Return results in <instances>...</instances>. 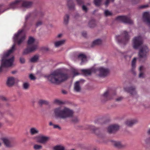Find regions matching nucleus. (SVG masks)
Instances as JSON below:
<instances>
[{
	"label": "nucleus",
	"mask_w": 150,
	"mask_h": 150,
	"mask_svg": "<svg viewBox=\"0 0 150 150\" xmlns=\"http://www.w3.org/2000/svg\"><path fill=\"white\" fill-rule=\"evenodd\" d=\"M132 43L133 47L134 49H138L140 47L139 52V60L141 61L142 59L145 60L147 57L149 50L146 46H142L143 43L142 37L140 36L135 37L133 39Z\"/></svg>",
	"instance_id": "1"
},
{
	"label": "nucleus",
	"mask_w": 150,
	"mask_h": 150,
	"mask_svg": "<svg viewBox=\"0 0 150 150\" xmlns=\"http://www.w3.org/2000/svg\"><path fill=\"white\" fill-rule=\"evenodd\" d=\"M72 71L74 76L79 75L80 74L79 72L80 71L82 74L86 76L90 75L92 73H96L97 71H98L99 72L98 76L102 77L106 76L109 73V70L108 69L103 67H100L98 69L92 68L89 69H82L80 70L74 68L72 69Z\"/></svg>",
	"instance_id": "2"
},
{
	"label": "nucleus",
	"mask_w": 150,
	"mask_h": 150,
	"mask_svg": "<svg viewBox=\"0 0 150 150\" xmlns=\"http://www.w3.org/2000/svg\"><path fill=\"white\" fill-rule=\"evenodd\" d=\"M46 77L51 83L59 84L66 81L69 76L67 74L57 70L52 72L49 75L47 76Z\"/></svg>",
	"instance_id": "3"
},
{
	"label": "nucleus",
	"mask_w": 150,
	"mask_h": 150,
	"mask_svg": "<svg viewBox=\"0 0 150 150\" xmlns=\"http://www.w3.org/2000/svg\"><path fill=\"white\" fill-rule=\"evenodd\" d=\"M15 50V45L14 44L10 49L4 53L2 56L0 72L2 71L4 67H9L13 65L14 57L13 56L10 57V55Z\"/></svg>",
	"instance_id": "4"
},
{
	"label": "nucleus",
	"mask_w": 150,
	"mask_h": 150,
	"mask_svg": "<svg viewBox=\"0 0 150 150\" xmlns=\"http://www.w3.org/2000/svg\"><path fill=\"white\" fill-rule=\"evenodd\" d=\"M54 112L56 117L63 119L72 117L73 115L72 110L64 106L55 108L54 110Z\"/></svg>",
	"instance_id": "5"
},
{
	"label": "nucleus",
	"mask_w": 150,
	"mask_h": 150,
	"mask_svg": "<svg viewBox=\"0 0 150 150\" xmlns=\"http://www.w3.org/2000/svg\"><path fill=\"white\" fill-rule=\"evenodd\" d=\"M29 28L27 27L26 23H25L22 28L18 30L17 33L15 34L13 37L15 43H17L18 45L22 43L25 39V31L26 29Z\"/></svg>",
	"instance_id": "6"
},
{
	"label": "nucleus",
	"mask_w": 150,
	"mask_h": 150,
	"mask_svg": "<svg viewBox=\"0 0 150 150\" xmlns=\"http://www.w3.org/2000/svg\"><path fill=\"white\" fill-rule=\"evenodd\" d=\"M130 36L128 33L126 31H123L120 35L116 36V40L119 44H126L130 40Z\"/></svg>",
	"instance_id": "7"
},
{
	"label": "nucleus",
	"mask_w": 150,
	"mask_h": 150,
	"mask_svg": "<svg viewBox=\"0 0 150 150\" xmlns=\"http://www.w3.org/2000/svg\"><path fill=\"white\" fill-rule=\"evenodd\" d=\"M35 41L34 39L32 37H29L28 41V47L27 48L24 50L23 53L24 54H27L29 53L34 51L37 48V46L34 44Z\"/></svg>",
	"instance_id": "8"
},
{
	"label": "nucleus",
	"mask_w": 150,
	"mask_h": 150,
	"mask_svg": "<svg viewBox=\"0 0 150 150\" xmlns=\"http://www.w3.org/2000/svg\"><path fill=\"white\" fill-rule=\"evenodd\" d=\"M116 20L118 21L129 24H132L133 22L129 17L126 16H118L116 18Z\"/></svg>",
	"instance_id": "9"
},
{
	"label": "nucleus",
	"mask_w": 150,
	"mask_h": 150,
	"mask_svg": "<svg viewBox=\"0 0 150 150\" xmlns=\"http://www.w3.org/2000/svg\"><path fill=\"white\" fill-rule=\"evenodd\" d=\"M21 2L20 0H16L10 3L8 5V8L5 10L10 9H15L18 8L21 5Z\"/></svg>",
	"instance_id": "10"
},
{
	"label": "nucleus",
	"mask_w": 150,
	"mask_h": 150,
	"mask_svg": "<svg viewBox=\"0 0 150 150\" xmlns=\"http://www.w3.org/2000/svg\"><path fill=\"white\" fill-rule=\"evenodd\" d=\"M144 21L150 28V13L147 12H144L143 15Z\"/></svg>",
	"instance_id": "11"
},
{
	"label": "nucleus",
	"mask_w": 150,
	"mask_h": 150,
	"mask_svg": "<svg viewBox=\"0 0 150 150\" xmlns=\"http://www.w3.org/2000/svg\"><path fill=\"white\" fill-rule=\"evenodd\" d=\"M50 139V137L47 136L41 135L38 138V141L41 144H46Z\"/></svg>",
	"instance_id": "12"
},
{
	"label": "nucleus",
	"mask_w": 150,
	"mask_h": 150,
	"mask_svg": "<svg viewBox=\"0 0 150 150\" xmlns=\"http://www.w3.org/2000/svg\"><path fill=\"white\" fill-rule=\"evenodd\" d=\"M119 129V126L117 125H115L109 126L108 128V132L110 133H113L117 130Z\"/></svg>",
	"instance_id": "13"
},
{
	"label": "nucleus",
	"mask_w": 150,
	"mask_h": 150,
	"mask_svg": "<svg viewBox=\"0 0 150 150\" xmlns=\"http://www.w3.org/2000/svg\"><path fill=\"white\" fill-rule=\"evenodd\" d=\"M2 140L6 147H11L13 146V145L10 142L8 139L6 138H4L2 139Z\"/></svg>",
	"instance_id": "14"
},
{
	"label": "nucleus",
	"mask_w": 150,
	"mask_h": 150,
	"mask_svg": "<svg viewBox=\"0 0 150 150\" xmlns=\"http://www.w3.org/2000/svg\"><path fill=\"white\" fill-rule=\"evenodd\" d=\"M15 83V79L13 77H8L7 81V84L8 86L10 87L13 86Z\"/></svg>",
	"instance_id": "15"
},
{
	"label": "nucleus",
	"mask_w": 150,
	"mask_h": 150,
	"mask_svg": "<svg viewBox=\"0 0 150 150\" xmlns=\"http://www.w3.org/2000/svg\"><path fill=\"white\" fill-rule=\"evenodd\" d=\"M78 58L79 60H80L81 61V65L83 64L87 61L86 57V55L83 54H79L78 55Z\"/></svg>",
	"instance_id": "16"
},
{
	"label": "nucleus",
	"mask_w": 150,
	"mask_h": 150,
	"mask_svg": "<svg viewBox=\"0 0 150 150\" xmlns=\"http://www.w3.org/2000/svg\"><path fill=\"white\" fill-rule=\"evenodd\" d=\"M135 89V88L133 87L124 88V89L125 91L128 92L132 95H134L136 93V92Z\"/></svg>",
	"instance_id": "17"
},
{
	"label": "nucleus",
	"mask_w": 150,
	"mask_h": 150,
	"mask_svg": "<svg viewBox=\"0 0 150 150\" xmlns=\"http://www.w3.org/2000/svg\"><path fill=\"white\" fill-rule=\"evenodd\" d=\"M137 122V121L136 120H128L125 122V124L128 127H131L136 124Z\"/></svg>",
	"instance_id": "18"
},
{
	"label": "nucleus",
	"mask_w": 150,
	"mask_h": 150,
	"mask_svg": "<svg viewBox=\"0 0 150 150\" xmlns=\"http://www.w3.org/2000/svg\"><path fill=\"white\" fill-rule=\"evenodd\" d=\"M136 59L137 58H134L133 59L132 62V72L133 74L134 75H135L136 74V73L134 70V69L136 67Z\"/></svg>",
	"instance_id": "19"
},
{
	"label": "nucleus",
	"mask_w": 150,
	"mask_h": 150,
	"mask_svg": "<svg viewBox=\"0 0 150 150\" xmlns=\"http://www.w3.org/2000/svg\"><path fill=\"white\" fill-rule=\"evenodd\" d=\"M30 133L32 135L38 134L39 133V130L35 127H33L30 129Z\"/></svg>",
	"instance_id": "20"
},
{
	"label": "nucleus",
	"mask_w": 150,
	"mask_h": 150,
	"mask_svg": "<svg viewBox=\"0 0 150 150\" xmlns=\"http://www.w3.org/2000/svg\"><path fill=\"white\" fill-rule=\"evenodd\" d=\"M65 42V40H64L56 41L54 43V46L56 47H58L64 44Z\"/></svg>",
	"instance_id": "21"
},
{
	"label": "nucleus",
	"mask_w": 150,
	"mask_h": 150,
	"mask_svg": "<svg viewBox=\"0 0 150 150\" xmlns=\"http://www.w3.org/2000/svg\"><path fill=\"white\" fill-rule=\"evenodd\" d=\"M74 89L77 92H79L80 91L81 88L79 85V81H76L74 86Z\"/></svg>",
	"instance_id": "22"
},
{
	"label": "nucleus",
	"mask_w": 150,
	"mask_h": 150,
	"mask_svg": "<svg viewBox=\"0 0 150 150\" xmlns=\"http://www.w3.org/2000/svg\"><path fill=\"white\" fill-rule=\"evenodd\" d=\"M67 5L70 9H73L74 7V4L72 0H69L68 1Z\"/></svg>",
	"instance_id": "23"
},
{
	"label": "nucleus",
	"mask_w": 150,
	"mask_h": 150,
	"mask_svg": "<svg viewBox=\"0 0 150 150\" xmlns=\"http://www.w3.org/2000/svg\"><path fill=\"white\" fill-rule=\"evenodd\" d=\"M89 129L92 130L96 134H98V132H99V130L98 129L96 128L94 126L92 125H89Z\"/></svg>",
	"instance_id": "24"
},
{
	"label": "nucleus",
	"mask_w": 150,
	"mask_h": 150,
	"mask_svg": "<svg viewBox=\"0 0 150 150\" xmlns=\"http://www.w3.org/2000/svg\"><path fill=\"white\" fill-rule=\"evenodd\" d=\"M54 150H65V147L62 145L56 146L54 147Z\"/></svg>",
	"instance_id": "25"
},
{
	"label": "nucleus",
	"mask_w": 150,
	"mask_h": 150,
	"mask_svg": "<svg viewBox=\"0 0 150 150\" xmlns=\"http://www.w3.org/2000/svg\"><path fill=\"white\" fill-rule=\"evenodd\" d=\"M113 144L117 148H121L123 146L119 142H114Z\"/></svg>",
	"instance_id": "26"
},
{
	"label": "nucleus",
	"mask_w": 150,
	"mask_h": 150,
	"mask_svg": "<svg viewBox=\"0 0 150 150\" xmlns=\"http://www.w3.org/2000/svg\"><path fill=\"white\" fill-rule=\"evenodd\" d=\"M69 19V16L68 14H66L64 17V23L67 25L68 23Z\"/></svg>",
	"instance_id": "27"
},
{
	"label": "nucleus",
	"mask_w": 150,
	"mask_h": 150,
	"mask_svg": "<svg viewBox=\"0 0 150 150\" xmlns=\"http://www.w3.org/2000/svg\"><path fill=\"white\" fill-rule=\"evenodd\" d=\"M102 43V40L100 39H98L94 40L93 42V45H97L100 44Z\"/></svg>",
	"instance_id": "28"
},
{
	"label": "nucleus",
	"mask_w": 150,
	"mask_h": 150,
	"mask_svg": "<svg viewBox=\"0 0 150 150\" xmlns=\"http://www.w3.org/2000/svg\"><path fill=\"white\" fill-rule=\"evenodd\" d=\"M144 69V67L143 66H141L139 68V70L140 71V74L139 75V78H143L144 77V74L141 72Z\"/></svg>",
	"instance_id": "29"
},
{
	"label": "nucleus",
	"mask_w": 150,
	"mask_h": 150,
	"mask_svg": "<svg viewBox=\"0 0 150 150\" xmlns=\"http://www.w3.org/2000/svg\"><path fill=\"white\" fill-rule=\"evenodd\" d=\"M111 95L109 94L108 91H106L104 93L102 96L104 98H107L108 99H110L111 98L110 97V96Z\"/></svg>",
	"instance_id": "30"
},
{
	"label": "nucleus",
	"mask_w": 150,
	"mask_h": 150,
	"mask_svg": "<svg viewBox=\"0 0 150 150\" xmlns=\"http://www.w3.org/2000/svg\"><path fill=\"white\" fill-rule=\"evenodd\" d=\"M23 86L24 89L27 90L30 87V84L28 82H24L23 83Z\"/></svg>",
	"instance_id": "31"
},
{
	"label": "nucleus",
	"mask_w": 150,
	"mask_h": 150,
	"mask_svg": "<svg viewBox=\"0 0 150 150\" xmlns=\"http://www.w3.org/2000/svg\"><path fill=\"white\" fill-rule=\"evenodd\" d=\"M38 59V55H35L31 58L30 59V61L31 62H36Z\"/></svg>",
	"instance_id": "32"
},
{
	"label": "nucleus",
	"mask_w": 150,
	"mask_h": 150,
	"mask_svg": "<svg viewBox=\"0 0 150 150\" xmlns=\"http://www.w3.org/2000/svg\"><path fill=\"white\" fill-rule=\"evenodd\" d=\"M102 0H94V3L96 6H99L101 4Z\"/></svg>",
	"instance_id": "33"
},
{
	"label": "nucleus",
	"mask_w": 150,
	"mask_h": 150,
	"mask_svg": "<svg viewBox=\"0 0 150 150\" xmlns=\"http://www.w3.org/2000/svg\"><path fill=\"white\" fill-rule=\"evenodd\" d=\"M39 104L40 105H42L43 104H47L48 103V102L45 100H40L38 102Z\"/></svg>",
	"instance_id": "34"
},
{
	"label": "nucleus",
	"mask_w": 150,
	"mask_h": 150,
	"mask_svg": "<svg viewBox=\"0 0 150 150\" xmlns=\"http://www.w3.org/2000/svg\"><path fill=\"white\" fill-rule=\"evenodd\" d=\"M33 148L35 150H39L42 149V146L40 145L35 144Z\"/></svg>",
	"instance_id": "35"
},
{
	"label": "nucleus",
	"mask_w": 150,
	"mask_h": 150,
	"mask_svg": "<svg viewBox=\"0 0 150 150\" xmlns=\"http://www.w3.org/2000/svg\"><path fill=\"white\" fill-rule=\"evenodd\" d=\"M43 24V23L42 21L40 20L38 21L36 23L35 26L37 28L42 25Z\"/></svg>",
	"instance_id": "36"
},
{
	"label": "nucleus",
	"mask_w": 150,
	"mask_h": 150,
	"mask_svg": "<svg viewBox=\"0 0 150 150\" xmlns=\"http://www.w3.org/2000/svg\"><path fill=\"white\" fill-rule=\"evenodd\" d=\"M104 14L106 16H108L112 15V13L108 10H105L104 11Z\"/></svg>",
	"instance_id": "37"
},
{
	"label": "nucleus",
	"mask_w": 150,
	"mask_h": 150,
	"mask_svg": "<svg viewBox=\"0 0 150 150\" xmlns=\"http://www.w3.org/2000/svg\"><path fill=\"white\" fill-rule=\"evenodd\" d=\"M29 78L31 80H35L36 79L35 77L32 74L29 75Z\"/></svg>",
	"instance_id": "38"
},
{
	"label": "nucleus",
	"mask_w": 150,
	"mask_h": 150,
	"mask_svg": "<svg viewBox=\"0 0 150 150\" xmlns=\"http://www.w3.org/2000/svg\"><path fill=\"white\" fill-rule=\"evenodd\" d=\"M114 0H106L105 3V5L106 6H108V5L110 2L111 1L112 2H113Z\"/></svg>",
	"instance_id": "39"
},
{
	"label": "nucleus",
	"mask_w": 150,
	"mask_h": 150,
	"mask_svg": "<svg viewBox=\"0 0 150 150\" xmlns=\"http://www.w3.org/2000/svg\"><path fill=\"white\" fill-rule=\"evenodd\" d=\"M148 6V5H143L142 6H140L139 7V8L140 9L144 8H146Z\"/></svg>",
	"instance_id": "40"
},
{
	"label": "nucleus",
	"mask_w": 150,
	"mask_h": 150,
	"mask_svg": "<svg viewBox=\"0 0 150 150\" xmlns=\"http://www.w3.org/2000/svg\"><path fill=\"white\" fill-rule=\"evenodd\" d=\"M20 62L22 64L24 63L25 61V59L22 57H21L20 58Z\"/></svg>",
	"instance_id": "41"
},
{
	"label": "nucleus",
	"mask_w": 150,
	"mask_h": 150,
	"mask_svg": "<svg viewBox=\"0 0 150 150\" xmlns=\"http://www.w3.org/2000/svg\"><path fill=\"white\" fill-rule=\"evenodd\" d=\"M82 8L83 10L85 12H86L87 11L88 9L85 6L83 5L82 6Z\"/></svg>",
	"instance_id": "42"
},
{
	"label": "nucleus",
	"mask_w": 150,
	"mask_h": 150,
	"mask_svg": "<svg viewBox=\"0 0 150 150\" xmlns=\"http://www.w3.org/2000/svg\"><path fill=\"white\" fill-rule=\"evenodd\" d=\"M72 120L74 122H77L79 120L77 117H75L73 118Z\"/></svg>",
	"instance_id": "43"
},
{
	"label": "nucleus",
	"mask_w": 150,
	"mask_h": 150,
	"mask_svg": "<svg viewBox=\"0 0 150 150\" xmlns=\"http://www.w3.org/2000/svg\"><path fill=\"white\" fill-rule=\"evenodd\" d=\"M6 99L5 97L3 96H0V100H6Z\"/></svg>",
	"instance_id": "44"
},
{
	"label": "nucleus",
	"mask_w": 150,
	"mask_h": 150,
	"mask_svg": "<svg viewBox=\"0 0 150 150\" xmlns=\"http://www.w3.org/2000/svg\"><path fill=\"white\" fill-rule=\"evenodd\" d=\"M78 4L81 5L83 4L82 0H76Z\"/></svg>",
	"instance_id": "45"
},
{
	"label": "nucleus",
	"mask_w": 150,
	"mask_h": 150,
	"mask_svg": "<svg viewBox=\"0 0 150 150\" xmlns=\"http://www.w3.org/2000/svg\"><path fill=\"white\" fill-rule=\"evenodd\" d=\"M123 97H118L116 99V100L117 101H120L123 99Z\"/></svg>",
	"instance_id": "46"
},
{
	"label": "nucleus",
	"mask_w": 150,
	"mask_h": 150,
	"mask_svg": "<svg viewBox=\"0 0 150 150\" xmlns=\"http://www.w3.org/2000/svg\"><path fill=\"white\" fill-rule=\"evenodd\" d=\"M54 102L55 103H57L59 104H61L62 103V102L58 100H55Z\"/></svg>",
	"instance_id": "47"
},
{
	"label": "nucleus",
	"mask_w": 150,
	"mask_h": 150,
	"mask_svg": "<svg viewBox=\"0 0 150 150\" xmlns=\"http://www.w3.org/2000/svg\"><path fill=\"white\" fill-rule=\"evenodd\" d=\"M30 14H28L27 15H26V16L25 17V20H27L30 17Z\"/></svg>",
	"instance_id": "48"
},
{
	"label": "nucleus",
	"mask_w": 150,
	"mask_h": 150,
	"mask_svg": "<svg viewBox=\"0 0 150 150\" xmlns=\"http://www.w3.org/2000/svg\"><path fill=\"white\" fill-rule=\"evenodd\" d=\"M53 127H54V128H58L59 129H61V128L58 125H54Z\"/></svg>",
	"instance_id": "49"
},
{
	"label": "nucleus",
	"mask_w": 150,
	"mask_h": 150,
	"mask_svg": "<svg viewBox=\"0 0 150 150\" xmlns=\"http://www.w3.org/2000/svg\"><path fill=\"white\" fill-rule=\"evenodd\" d=\"M82 35L84 37H86V32H83L82 33Z\"/></svg>",
	"instance_id": "50"
},
{
	"label": "nucleus",
	"mask_w": 150,
	"mask_h": 150,
	"mask_svg": "<svg viewBox=\"0 0 150 150\" xmlns=\"http://www.w3.org/2000/svg\"><path fill=\"white\" fill-rule=\"evenodd\" d=\"M62 92L63 94H66L67 93V92L65 90H62Z\"/></svg>",
	"instance_id": "51"
},
{
	"label": "nucleus",
	"mask_w": 150,
	"mask_h": 150,
	"mask_svg": "<svg viewBox=\"0 0 150 150\" xmlns=\"http://www.w3.org/2000/svg\"><path fill=\"white\" fill-rule=\"evenodd\" d=\"M62 36V34H59L58 35H57V37L58 38H60V37H61Z\"/></svg>",
	"instance_id": "52"
},
{
	"label": "nucleus",
	"mask_w": 150,
	"mask_h": 150,
	"mask_svg": "<svg viewBox=\"0 0 150 150\" xmlns=\"http://www.w3.org/2000/svg\"><path fill=\"white\" fill-rule=\"evenodd\" d=\"M49 125L50 126H52V125L53 126L54 125L53 124L52 122H50L49 123Z\"/></svg>",
	"instance_id": "53"
},
{
	"label": "nucleus",
	"mask_w": 150,
	"mask_h": 150,
	"mask_svg": "<svg viewBox=\"0 0 150 150\" xmlns=\"http://www.w3.org/2000/svg\"><path fill=\"white\" fill-rule=\"evenodd\" d=\"M150 139H146L145 141V142H146V143H147V141L148 140H150Z\"/></svg>",
	"instance_id": "54"
},
{
	"label": "nucleus",
	"mask_w": 150,
	"mask_h": 150,
	"mask_svg": "<svg viewBox=\"0 0 150 150\" xmlns=\"http://www.w3.org/2000/svg\"><path fill=\"white\" fill-rule=\"evenodd\" d=\"M148 134H150V129H149L147 132Z\"/></svg>",
	"instance_id": "55"
},
{
	"label": "nucleus",
	"mask_w": 150,
	"mask_h": 150,
	"mask_svg": "<svg viewBox=\"0 0 150 150\" xmlns=\"http://www.w3.org/2000/svg\"><path fill=\"white\" fill-rule=\"evenodd\" d=\"M3 125V124L1 123L0 122V127H2Z\"/></svg>",
	"instance_id": "56"
},
{
	"label": "nucleus",
	"mask_w": 150,
	"mask_h": 150,
	"mask_svg": "<svg viewBox=\"0 0 150 150\" xmlns=\"http://www.w3.org/2000/svg\"><path fill=\"white\" fill-rule=\"evenodd\" d=\"M91 23V22H90L89 23V25H90V27H93V26H92L90 25V23Z\"/></svg>",
	"instance_id": "57"
},
{
	"label": "nucleus",
	"mask_w": 150,
	"mask_h": 150,
	"mask_svg": "<svg viewBox=\"0 0 150 150\" xmlns=\"http://www.w3.org/2000/svg\"><path fill=\"white\" fill-rule=\"evenodd\" d=\"M15 73V71H13L12 72V73L13 74H14Z\"/></svg>",
	"instance_id": "58"
},
{
	"label": "nucleus",
	"mask_w": 150,
	"mask_h": 150,
	"mask_svg": "<svg viewBox=\"0 0 150 150\" xmlns=\"http://www.w3.org/2000/svg\"><path fill=\"white\" fill-rule=\"evenodd\" d=\"M127 56H125L124 57H125V58H127Z\"/></svg>",
	"instance_id": "59"
},
{
	"label": "nucleus",
	"mask_w": 150,
	"mask_h": 150,
	"mask_svg": "<svg viewBox=\"0 0 150 150\" xmlns=\"http://www.w3.org/2000/svg\"><path fill=\"white\" fill-rule=\"evenodd\" d=\"M81 81H84V80H81Z\"/></svg>",
	"instance_id": "60"
},
{
	"label": "nucleus",
	"mask_w": 150,
	"mask_h": 150,
	"mask_svg": "<svg viewBox=\"0 0 150 150\" xmlns=\"http://www.w3.org/2000/svg\"><path fill=\"white\" fill-rule=\"evenodd\" d=\"M129 58H130L131 57L129 56Z\"/></svg>",
	"instance_id": "61"
},
{
	"label": "nucleus",
	"mask_w": 150,
	"mask_h": 150,
	"mask_svg": "<svg viewBox=\"0 0 150 150\" xmlns=\"http://www.w3.org/2000/svg\"><path fill=\"white\" fill-rule=\"evenodd\" d=\"M2 106L1 105H0V107H1Z\"/></svg>",
	"instance_id": "62"
},
{
	"label": "nucleus",
	"mask_w": 150,
	"mask_h": 150,
	"mask_svg": "<svg viewBox=\"0 0 150 150\" xmlns=\"http://www.w3.org/2000/svg\"><path fill=\"white\" fill-rule=\"evenodd\" d=\"M92 23H94V21H93V22H92Z\"/></svg>",
	"instance_id": "63"
},
{
	"label": "nucleus",
	"mask_w": 150,
	"mask_h": 150,
	"mask_svg": "<svg viewBox=\"0 0 150 150\" xmlns=\"http://www.w3.org/2000/svg\"><path fill=\"white\" fill-rule=\"evenodd\" d=\"M1 145V143H0V146Z\"/></svg>",
	"instance_id": "64"
}]
</instances>
